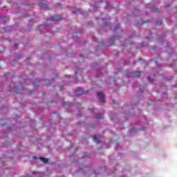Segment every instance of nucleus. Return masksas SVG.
Returning <instances> with one entry per match:
<instances>
[{
	"label": "nucleus",
	"instance_id": "1",
	"mask_svg": "<svg viewBox=\"0 0 177 177\" xmlns=\"http://www.w3.org/2000/svg\"><path fill=\"white\" fill-rule=\"evenodd\" d=\"M63 18L60 15H55L47 19L48 21H60Z\"/></svg>",
	"mask_w": 177,
	"mask_h": 177
},
{
	"label": "nucleus",
	"instance_id": "2",
	"mask_svg": "<svg viewBox=\"0 0 177 177\" xmlns=\"http://www.w3.org/2000/svg\"><path fill=\"white\" fill-rule=\"evenodd\" d=\"M97 97L100 102H104V94L102 93H97Z\"/></svg>",
	"mask_w": 177,
	"mask_h": 177
},
{
	"label": "nucleus",
	"instance_id": "3",
	"mask_svg": "<svg viewBox=\"0 0 177 177\" xmlns=\"http://www.w3.org/2000/svg\"><path fill=\"white\" fill-rule=\"evenodd\" d=\"M84 93H85L84 92V89H82V88H77V93L75 94V96H77V97L81 96V95H84Z\"/></svg>",
	"mask_w": 177,
	"mask_h": 177
},
{
	"label": "nucleus",
	"instance_id": "4",
	"mask_svg": "<svg viewBox=\"0 0 177 177\" xmlns=\"http://www.w3.org/2000/svg\"><path fill=\"white\" fill-rule=\"evenodd\" d=\"M93 140H94L95 143H97V144L101 143L100 139L97 138V136H96V135L93 136Z\"/></svg>",
	"mask_w": 177,
	"mask_h": 177
},
{
	"label": "nucleus",
	"instance_id": "5",
	"mask_svg": "<svg viewBox=\"0 0 177 177\" xmlns=\"http://www.w3.org/2000/svg\"><path fill=\"white\" fill-rule=\"evenodd\" d=\"M140 71H137L134 72V77H140Z\"/></svg>",
	"mask_w": 177,
	"mask_h": 177
},
{
	"label": "nucleus",
	"instance_id": "6",
	"mask_svg": "<svg viewBox=\"0 0 177 177\" xmlns=\"http://www.w3.org/2000/svg\"><path fill=\"white\" fill-rule=\"evenodd\" d=\"M39 159L41 160V161H42V162L46 163L49 161V160L48 158H39Z\"/></svg>",
	"mask_w": 177,
	"mask_h": 177
},
{
	"label": "nucleus",
	"instance_id": "7",
	"mask_svg": "<svg viewBox=\"0 0 177 177\" xmlns=\"http://www.w3.org/2000/svg\"><path fill=\"white\" fill-rule=\"evenodd\" d=\"M39 6L40 8H46L48 9V6H46V4L42 3L41 2H39Z\"/></svg>",
	"mask_w": 177,
	"mask_h": 177
},
{
	"label": "nucleus",
	"instance_id": "8",
	"mask_svg": "<svg viewBox=\"0 0 177 177\" xmlns=\"http://www.w3.org/2000/svg\"><path fill=\"white\" fill-rule=\"evenodd\" d=\"M118 28H120V25H117L115 28V30H117Z\"/></svg>",
	"mask_w": 177,
	"mask_h": 177
},
{
	"label": "nucleus",
	"instance_id": "9",
	"mask_svg": "<svg viewBox=\"0 0 177 177\" xmlns=\"http://www.w3.org/2000/svg\"><path fill=\"white\" fill-rule=\"evenodd\" d=\"M148 81H149V82H153L152 81L150 80V78H148Z\"/></svg>",
	"mask_w": 177,
	"mask_h": 177
},
{
	"label": "nucleus",
	"instance_id": "10",
	"mask_svg": "<svg viewBox=\"0 0 177 177\" xmlns=\"http://www.w3.org/2000/svg\"><path fill=\"white\" fill-rule=\"evenodd\" d=\"M98 118H100V119H103V117L100 116V117H98Z\"/></svg>",
	"mask_w": 177,
	"mask_h": 177
},
{
	"label": "nucleus",
	"instance_id": "11",
	"mask_svg": "<svg viewBox=\"0 0 177 177\" xmlns=\"http://www.w3.org/2000/svg\"><path fill=\"white\" fill-rule=\"evenodd\" d=\"M113 104L115 103V100H113Z\"/></svg>",
	"mask_w": 177,
	"mask_h": 177
},
{
	"label": "nucleus",
	"instance_id": "12",
	"mask_svg": "<svg viewBox=\"0 0 177 177\" xmlns=\"http://www.w3.org/2000/svg\"><path fill=\"white\" fill-rule=\"evenodd\" d=\"M73 13H77V10L73 11Z\"/></svg>",
	"mask_w": 177,
	"mask_h": 177
}]
</instances>
